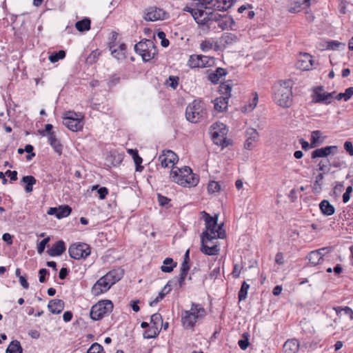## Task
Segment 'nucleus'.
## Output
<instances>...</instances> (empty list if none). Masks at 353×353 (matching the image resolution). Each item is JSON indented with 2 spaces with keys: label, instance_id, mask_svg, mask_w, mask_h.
<instances>
[{
  "label": "nucleus",
  "instance_id": "43",
  "mask_svg": "<svg viewBox=\"0 0 353 353\" xmlns=\"http://www.w3.org/2000/svg\"><path fill=\"white\" fill-rule=\"evenodd\" d=\"M190 270V268H185L181 265L180 268V274L178 279L179 288H182L185 285V280Z\"/></svg>",
  "mask_w": 353,
  "mask_h": 353
},
{
  "label": "nucleus",
  "instance_id": "35",
  "mask_svg": "<svg viewBox=\"0 0 353 353\" xmlns=\"http://www.w3.org/2000/svg\"><path fill=\"white\" fill-rule=\"evenodd\" d=\"M340 46H343V48L345 46V43L339 42L338 41H325L323 43H322V50H336L339 48Z\"/></svg>",
  "mask_w": 353,
  "mask_h": 353
},
{
  "label": "nucleus",
  "instance_id": "57",
  "mask_svg": "<svg viewBox=\"0 0 353 353\" xmlns=\"http://www.w3.org/2000/svg\"><path fill=\"white\" fill-rule=\"evenodd\" d=\"M50 145L59 155L62 154L63 146L58 139L55 142L51 143Z\"/></svg>",
  "mask_w": 353,
  "mask_h": 353
},
{
  "label": "nucleus",
  "instance_id": "46",
  "mask_svg": "<svg viewBox=\"0 0 353 353\" xmlns=\"http://www.w3.org/2000/svg\"><path fill=\"white\" fill-rule=\"evenodd\" d=\"M250 288V285L248 284L245 281H244L241 287L240 290L239 291L238 297L239 301L245 300L247 298L248 291Z\"/></svg>",
  "mask_w": 353,
  "mask_h": 353
},
{
  "label": "nucleus",
  "instance_id": "47",
  "mask_svg": "<svg viewBox=\"0 0 353 353\" xmlns=\"http://www.w3.org/2000/svg\"><path fill=\"white\" fill-rule=\"evenodd\" d=\"M249 337V334L248 332H245L243 334V338L238 341V345L241 350H245L250 345Z\"/></svg>",
  "mask_w": 353,
  "mask_h": 353
},
{
  "label": "nucleus",
  "instance_id": "21",
  "mask_svg": "<svg viewBox=\"0 0 353 353\" xmlns=\"http://www.w3.org/2000/svg\"><path fill=\"white\" fill-rule=\"evenodd\" d=\"M65 303L63 300L61 299H52L49 301L48 304V308L49 310L55 314H60L64 309Z\"/></svg>",
  "mask_w": 353,
  "mask_h": 353
},
{
  "label": "nucleus",
  "instance_id": "37",
  "mask_svg": "<svg viewBox=\"0 0 353 353\" xmlns=\"http://www.w3.org/2000/svg\"><path fill=\"white\" fill-rule=\"evenodd\" d=\"M22 352L21 343L17 340L11 341L6 350V353H22Z\"/></svg>",
  "mask_w": 353,
  "mask_h": 353
},
{
  "label": "nucleus",
  "instance_id": "36",
  "mask_svg": "<svg viewBox=\"0 0 353 353\" xmlns=\"http://www.w3.org/2000/svg\"><path fill=\"white\" fill-rule=\"evenodd\" d=\"M177 263L174 262L172 258H165L163 261V265L161 267V270L163 272L170 273L176 266Z\"/></svg>",
  "mask_w": 353,
  "mask_h": 353
},
{
  "label": "nucleus",
  "instance_id": "39",
  "mask_svg": "<svg viewBox=\"0 0 353 353\" xmlns=\"http://www.w3.org/2000/svg\"><path fill=\"white\" fill-rule=\"evenodd\" d=\"M160 331L161 330H159L158 327H156V325H151L144 332L143 338L148 339L156 338L159 335Z\"/></svg>",
  "mask_w": 353,
  "mask_h": 353
},
{
  "label": "nucleus",
  "instance_id": "59",
  "mask_svg": "<svg viewBox=\"0 0 353 353\" xmlns=\"http://www.w3.org/2000/svg\"><path fill=\"white\" fill-rule=\"evenodd\" d=\"M258 103V94L254 93V97L252 99V102L250 103L248 108L245 106V111H252L256 106Z\"/></svg>",
  "mask_w": 353,
  "mask_h": 353
},
{
  "label": "nucleus",
  "instance_id": "20",
  "mask_svg": "<svg viewBox=\"0 0 353 353\" xmlns=\"http://www.w3.org/2000/svg\"><path fill=\"white\" fill-rule=\"evenodd\" d=\"M213 239H205L203 241L201 239V252L209 256L217 255L219 252V248L216 245H212V246H208L207 245L208 243L211 242Z\"/></svg>",
  "mask_w": 353,
  "mask_h": 353
},
{
  "label": "nucleus",
  "instance_id": "56",
  "mask_svg": "<svg viewBox=\"0 0 353 353\" xmlns=\"http://www.w3.org/2000/svg\"><path fill=\"white\" fill-rule=\"evenodd\" d=\"M319 170L322 172V173L325 174L330 171V163L327 164L324 160L320 161L318 164Z\"/></svg>",
  "mask_w": 353,
  "mask_h": 353
},
{
  "label": "nucleus",
  "instance_id": "33",
  "mask_svg": "<svg viewBox=\"0 0 353 353\" xmlns=\"http://www.w3.org/2000/svg\"><path fill=\"white\" fill-rule=\"evenodd\" d=\"M229 99L222 96L217 97L214 101V108L219 112L225 111L228 108Z\"/></svg>",
  "mask_w": 353,
  "mask_h": 353
},
{
  "label": "nucleus",
  "instance_id": "34",
  "mask_svg": "<svg viewBox=\"0 0 353 353\" xmlns=\"http://www.w3.org/2000/svg\"><path fill=\"white\" fill-rule=\"evenodd\" d=\"M214 6L218 10L223 11L230 8L235 3L236 0H215Z\"/></svg>",
  "mask_w": 353,
  "mask_h": 353
},
{
  "label": "nucleus",
  "instance_id": "7",
  "mask_svg": "<svg viewBox=\"0 0 353 353\" xmlns=\"http://www.w3.org/2000/svg\"><path fill=\"white\" fill-rule=\"evenodd\" d=\"M136 53L139 54L144 62L152 59L157 53L156 46L151 39H143L134 46Z\"/></svg>",
  "mask_w": 353,
  "mask_h": 353
},
{
  "label": "nucleus",
  "instance_id": "6",
  "mask_svg": "<svg viewBox=\"0 0 353 353\" xmlns=\"http://www.w3.org/2000/svg\"><path fill=\"white\" fill-rule=\"evenodd\" d=\"M206 116L205 104L201 101L194 100L185 110V117L192 123H198Z\"/></svg>",
  "mask_w": 353,
  "mask_h": 353
},
{
  "label": "nucleus",
  "instance_id": "11",
  "mask_svg": "<svg viewBox=\"0 0 353 353\" xmlns=\"http://www.w3.org/2000/svg\"><path fill=\"white\" fill-rule=\"evenodd\" d=\"M333 92H326L323 86H318L313 89L312 102L314 103L330 104L333 98Z\"/></svg>",
  "mask_w": 353,
  "mask_h": 353
},
{
  "label": "nucleus",
  "instance_id": "3",
  "mask_svg": "<svg viewBox=\"0 0 353 353\" xmlns=\"http://www.w3.org/2000/svg\"><path fill=\"white\" fill-rule=\"evenodd\" d=\"M292 82L290 80L283 81L274 87V99L281 107L289 108L292 103Z\"/></svg>",
  "mask_w": 353,
  "mask_h": 353
},
{
  "label": "nucleus",
  "instance_id": "29",
  "mask_svg": "<svg viewBox=\"0 0 353 353\" xmlns=\"http://www.w3.org/2000/svg\"><path fill=\"white\" fill-rule=\"evenodd\" d=\"M319 208L321 213L325 216H331L334 214L335 208L333 205H332L329 201L323 200L319 203Z\"/></svg>",
  "mask_w": 353,
  "mask_h": 353
},
{
  "label": "nucleus",
  "instance_id": "28",
  "mask_svg": "<svg viewBox=\"0 0 353 353\" xmlns=\"http://www.w3.org/2000/svg\"><path fill=\"white\" fill-rule=\"evenodd\" d=\"M37 183V179L34 176L27 175L22 177L20 181V184H24V190L26 193H30L33 190V185Z\"/></svg>",
  "mask_w": 353,
  "mask_h": 353
},
{
  "label": "nucleus",
  "instance_id": "62",
  "mask_svg": "<svg viewBox=\"0 0 353 353\" xmlns=\"http://www.w3.org/2000/svg\"><path fill=\"white\" fill-rule=\"evenodd\" d=\"M344 149L350 155L353 156V144L351 141H346L344 143Z\"/></svg>",
  "mask_w": 353,
  "mask_h": 353
},
{
  "label": "nucleus",
  "instance_id": "8",
  "mask_svg": "<svg viewBox=\"0 0 353 353\" xmlns=\"http://www.w3.org/2000/svg\"><path fill=\"white\" fill-rule=\"evenodd\" d=\"M114 305L110 300H103L94 304L90 310V317L94 321H99L110 314Z\"/></svg>",
  "mask_w": 353,
  "mask_h": 353
},
{
  "label": "nucleus",
  "instance_id": "2",
  "mask_svg": "<svg viewBox=\"0 0 353 353\" xmlns=\"http://www.w3.org/2000/svg\"><path fill=\"white\" fill-rule=\"evenodd\" d=\"M172 181L184 187H194L199 181V177L192 172L188 166L179 168L174 167L170 171Z\"/></svg>",
  "mask_w": 353,
  "mask_h": 353
},
{
  "label": "nucleus",
  "instance_id": "54",
  "mask_svg": "<svg viewBox=\"0 0 353 353\" xmlns=\"http://www.w3.org/2000/svg\"><path fill=\"white\" fill-rule=\"evenodd\" d=\"M168 86L176 89L179 85V77L174 76H170L167 82Z\"/></svg>",
  "mask_w": 353,
  "mask_h": 353
},
{
  "label": "nucleus",
  "instance_id": "42",
  "mask_svg": "<svg viewBox=\"0 0 353 353\" xmlns=\"http://www.w3.org/2000/svg\"><path fill=\"white\" fill-rule=\"evenodd\" d=\"M72 212V208L69 205H61L58 208V213L56 217L59 219L68 216Z\"/></svg>",
  "mask_w": 353,
  "mask_h": 353
},
{
  "label": "nucleus",
  "instance_id": "38",
  "mask_svg": "<svg viewBox=\"0 0 353 353\" xmlns=\"http://www.w3.org/2000/svg\"><path fill=\"white\" fill-rule=\"evenodd\" d=\"M91 21L88 18H84L75 23L76 28L79 32H84L90 29Z\"/></svg>",
  "mask_w": 353,
  "mask_h": 353
},
{
  "label": "nucleus",
  "instance_id": "17",
  "mask_svg": "<svg viewBox=\"0 0 353 353\" xmlns=\"http://www.w3.org/2000/svg\"><path fill=\"white\" fill-rule=\"evenodd\" d=\"M259 139V133L254 128H249L246 131V140L244 144L245 148L252 150L255 147V143Z\"/></svg>",
  "mask_w": 353,
  "mask_h": 353
},
{
  "label": "nucleus",
  "instance_id": "60",
  "mask_svg": "<svg viewBox=\"0 0 353 353\" xmlns=\"http://www.w3.org/2000/svg\"><path fill=\"white\" fill-rule=\"evenodd\" d=\"M39 282L40 283H44L46 281V276L47 275H49V271L46 268L40 269L39 271Z\"/></svg>",
  "mask_w": 353,
  "mask_h": 353
},
{
  "label": "nucleus",
  "instance_id": "24",
  "mask_svg": "<svg viewBox=\"0 0 353 353\" xmlns=\"http://www.w3.org/2000/svg\"><path fill=\"white\" fill-rule=\"evenodd\" d=\"M228 74L226 69L223 68H218L214 72H211L208 75V79L213 84H217L220 79Z\"/></svg>",
  "mask_w": 353,
  "mask_h": 353
},
{
  "label": "nucleus",
  "instance_id": "53",
  "mask_svg": "<svg viewBox=\"0 0 353 353\" xmlns=\"http://www.w3.org/2000/svg\"><path fill=\"white\" fill-rule=\"evenodd\" d=\"M24 150L26 152H27L28 154L26 156V159L28 161H30L33 159V157H35V153L33 152L34 147L28 144L25 146Z\"/></svg>",
  "mask_w": 353,
  "mask_h": 353
},
{
  "label": "nucleus",
  "instance_id": "50",
  "mask_svg": "<svg viewBox=\"0 0 353 353\" xmlns=\"http://www.w3.org/2000/svg\"><path fill=\"white\" fill-rule=\"evenodd\" d=\"M324 179V174L323 173H319L316 176V180L314 183V190L315 191L319 192L321 190V185H322V181Z\"/></svg>",
  "mask_w": 353,
  "mask_h": 353
},
{
  "label": "nucleus",
  "instance_id": "40",
  "mask_svg": "<svg viewBox=\"0 0 353 353\" xmlns=\"http://www.w3.org/2000/svg\"><path fill=\"white\" fill-rule=\"evenodd\" d=\"M231 91L232 87L230 83L228 82L222 83L219 85V92L222 97H224L225 99H230L231 97Z\"/></svg>",
  "mask_w": 353,
  "mask_h": 353
},
{
  "label": "nucleus",
  "instance_id": "63",
  "mask_svg": "<svg viewBox=\"0 0 353 353\" xmlns=\"http://www.w3.org/2000/svg\"><path fill=\"white\" fill-rule=\"evenodd\" d=\"M99 54L100 52H99L97 50L92 51V53L87 58V61L90 63H94L96 61Z\"/></svg>",
  "mask_w": 353,
  "mask_h": 353
},
{
  "label": "nucleus",
  "instance_id": "44",
  "mask_svg": "<svg viewBox=\"0 0 353 353\" xmlns=\"http://www.w3.org/2000/svg\"><path fill=\"white\" fill-rule=\"evenodd\" d=\"M353 95V87L347 88L345 92H341L336 96L337 100L343 99L345 101H348Z\"/></svg>",
  "mask_w": 353,
  "mask_h": 353
},
{
  "label": "nucleus",
  "instance_id": "16",
  "mask_svg": "<svg viewBox=\"0 0 353 353\" xmlns=\"http://www.w3.org/2000/svg\"><path fill=\"white\" fill-rule=\"evenodd\" d=\"M315 1L316 0H290L288 10L292 13L299 12L303 8H309L312 2Z\"/></svg>",
  "mask_w": 353,
  "mask_h": 353
},
{
  "label": "nucleus",
  "instance_id": "48",
  "mask_svg": "<svg viewBox=\"0 0 353 353\" xmlns=\"http://www.w3.org/2000/svg\"><path fill=\"white\" fill-rule=\"evenodd\" d=\"M63 119L68 120H70V119H78V121H83V115L81 113L68 111L64 114Z\"/></svg>",
  "mask_w": 353,
  "mask_h": 353
},
{
  "label": "nucleus",
  "instance_id": "31",
  "mask_svg": "<svg viewBox=\"0 0 353 353\" xmlns=\"http://www.w3.org/2000/svg\"><path fill=\"white\" fill-rule=\"evenodd\" d=\"M200 49L203 52H207L212 49L218 51L220 49L219 45L217 43H214L210 39H205L200 43Z\"/></svg>",
  "mask_w": 353,
  "mask_h": 353
},
{
  "label": "nucleus",
  "instance_id": "30",
  "mask_svg": "<svg viewBox=\"0 0 353 353\" xmlns=\"http://www.w3.org/2000/svg\"><path fill=\"white\" fill-rule=\"evenodd\" d=\"M324 250V248L322 249V250ZM322 256L321 250H314L309 253L307 259H308L309 263L314 266L321 263L323 261Z\"/></svg>",
  "mask_w": 353,
  "mask_h": 353
},
{
  "label": "nucleus",
  "instance_id": "41",
  "mask_svg": "<svg viewBox=\"0 0 353 353\" xmlns=\"http://www.w3.org/2000/svg\"><path fill=\"white\" fill-rule=\"evenodd\" d=\"M322 135V132L320 130H314L312 132L310 138V147L316 148L320 143L323 142V140L319 141V139Z\"/></svg>",
  "mask_w": 353,
  "mask_h": 353
},
{
  "label": "nucleus",
  "instance_id": "26",
  "mask_svg": "<svg viewBox=\"0 0 353 353\" xmlns=\"http://www.w3.org/2000/svg\"><path fill=\"white\" fill-rule=\"evenodd\" d=\"M283 348L284 353H296L299 349V342L295 339H288L285 342Z\"/></svg>",
  "mask_w": 353,
  "mask_h": 353
},
{
  "label": "nucleus",
  "instance_id": "61",
  "mask_svg": "<svg viewBox=\"0 0 353 353\" xmlns=\"http://www.w3.org/2000/svg\"><path fill=\"white\" fill-rule=\"evenodd\" d=\"M158 201L159 203V205L163 207H167L169 202L170 201V199L168 197L163 196L160 194H158Z\"/></svg>",
  "mask_w": 353,
  "mask_h": 353
},
{
  "label": "nucleus",
  "instance_id": "14",
  "mask_svg": "<svg viewBox=\"0 0 353 353\" xmlns=\"http://www.w3.org/2000/svg\"><path fill=\"white\" fill-rule=\"evenodd\" d=\"M112 285L108 279H105V275L101 277L92 286L91 292L94 296H99L107 292Z\"/></svg>",
  "mask_w": 353,
  "mask_h": 353
},
{
  "label": "nucleus",
  "instance_id": "55",
  "mask_svg": "<svg viewBox=\"0 0 353 353\" xmlns=\"http://www.w3.org/2000/svg\"><path fill=\"white\" fill-rule=\"evenodd\" d=\"M50 237L48 236L45 239H43L39 244H38V246H37V252L39 254H42L44 250H45V248L47 245V244L48 243V242L50 241Z\"/></svg>",
  "mask_w": 353,
  "mask_h": 353
},
{
  "label": "nucleus",
  "instance_id": "49",
  "mask_svg": "<svg viewBox=\"0 0 353 353\" xmlns=\"http://www.w3.org/2000/svg\"><path fill=\"white\" fill-rule=\"evenodd\" d=\"M87 353H105V352L101 345L94 343L89 347Z\"/></svg>",
  "mask_w": 353,
  "mask_h": 353
},
{
  "label": "nucleus",
  "instance_id": "10",
  "mask_svg": "<svg viewBox=\"0 0 353 353\" xmlns=\"http://www.w3.org/2000/svg\"><path fill=\"white\" fill-rule=\"evenodd\" d=\"M68 252L71 258L79 260L85 259L90 254V248L84 243H74L70 246Z\"/></svg>",
  "mask_w": 353,
  "mask_h": 353
},
{
  "label": "nucleus",
  "instance_id": "18",
  "mask_svg": "<svg viewBox=\"0 0 353 353\" xmlns=\"http://www.w3.org/2000/svg\"><path fill=\"white\" fill-rule=\"evenodd\" d=\"M314 65V61L312 57L307 53H304L297 63V66L303 70H311L313 68Z\"/></svg>",
  "mask_w": 353,
  "mask_h": 353
},
{
  "label": "nucleus",
  "instance_id": "58",
  "mask_svg": "<svg viewBox=\"0 0 353 353\" xmlns=\"http://www.w3.org/2000/svg\"><path fill=\"white\" fill-rule=\"evenodd\" d=\"M114 46H110V50L111 51L112 55L117 59L124 58V54L120 52L118 49L114 48Z\"/></svg>",
  "mask_w": 353,
  "mask_h": 353
},
{
  "label": "nucleus",
  "instance_id": "13",
  "mask_svg": "<svg viewBox=\"0 0 353 353\" xmlns=\"http://www.w3.org/2000/svg\"><path fill=\"white\" fill-rule=\"evenodd\" d=\"M159 161L163 168H168L170 164H172L173 168L174 165L178 162L179 158L176 153L168 150L163 151V154L159 157Z\"/></svg>",
  "mask_w": 353,
  "mask_h": 353
},
{
  "label": "nucleus",
  "instance_id": "27",
  "mask_svg": "<svg viewBox=\"0 0 353 353\" xmlns=\"http://www.w3.org/2000/svg\"><path fill=\"white\" fill-rule=\"evenodd\" d=\"M63 124L70 130L77 132L81 130L83 127V121H78V119H63Z\"/></svg>",
  "mask_w": 353,
  "mask_h": 353
},
{
  "label": "nucleus",
  "instance_id": "9",
  "mask_svg": "<svg viewBox=\"0 0 353 353\" xmlns=\"http://www.w3.org/2000/svg\"><path fill=\"white\" fill-rule=\"evenodd\" d=\"M215 59L213 57L203 54H192L188 61V66L190 68H208L214 65Z\"/></svg>",
  "mask_w": 353,
  "mask_h": 353
},
{
  "label": "nucleus",
  "instance_id": "15",
  "mask_svg": "<svg viewBox=\"0 0 353 353\" xmlns=\"http://www.w3.org/2000/svg\"><path fill=\"white\" fill-rule=\"evenodd\" d=\"M338 147L336 145H327L323 148H317L312 152L311 158H324L327 157L330 154H335L338 152Z\"/></svg>",
  "mask_w": 353,
  "mask_h": 353
},
{
  "label": "nucleus",
  "instance_id": "19",
  "mask_svg": "<svg viewBox=\"0 0 353 353\" xmlns=\"http://www.w3.org/2000/svg\"><path fill=\"white\" fill-rule=\"evenodd\" d=\"M123 274L124 272L122 269H113L105 274V279H108V281H110V283L113 285L121 279V278L123 276Z\"/></svg>",
  "mask_w": 353,
  "mask_h": 353
},
{
  "label": "nucleus",
  "instance_id": "32",
  "mask_svg": "<svg viewBox=\"0 0 353 353\" xmlns=\"http://www.w3.org/2000/svg\"><path fill=\"white\" fill-rule=\"evenodd\" d=\"M128 152L133 158L134 162L136 165V171L141 172L143 169V167L141 165L143 162V159L139 155L138 151L137 150L130 149Z\"/></svg>",
  "mask_w": 353,
  "mask_h": 353
},
{
  "label": "nucleus",
  "instance_id": "25",
  "mask_svg": "<svg viewBox=\"0 0 353 353\" xmlns=\"http://www.w3.org/2000/svg\"><path fill=\"white\" fill-rule=\"evenodd\" d=\"M172 281H169L163 288L159 292L158 296L152 301L149 303L150 306L153 307L156 305L160 301L163 299L166 294H168L172 290Z\"/></svg>",
  "mask_w": 353,
  "mask_h": 353
},
{
  "label": "nucleus",
  "instance_id": "45",
  "mask_svg": "<svg viewBox=\"0 0 353 353\" xmlns=\"http://www.w3.org/2000/svg\"><path fill=\"white\" fill-rule=\"evenodd\" d=\"M65 57V52L64 50H59L57 52H53L49 56V60L51 63H56L58 61L64 59Z\"/></svg>",
  "mask_w": 353,
  "mask_h": 353
},
{
  "label": "nucleus",
  "instance_id": "5",
  "mask_svg": "<svg viewBox=\"0 0 353 353\" xmlns=\"http://www.w3.org/2000/svg\"><path fill=\"white\" fill-rule=\"evenodd\" d=\"M228 132V130L223 123L216 122L210 128V133L213 143L223 148L231 144L230 140L226 138Z\"/></svg>",
  "mask_w": 353,
  "mask_h": 353
},
{
  "label": "nucleus",
  "instance_id": "1",
  "mask_svg": "<svg viewBox=\"0 0 353 353\" xmlns=\"http://www.w3.org/2000/svg\"><path fill=\"white\" fill-rule=\"evenodd\" d=\"M202 219L205 221L206 230L202 232L203 241L205 239H224L226 236L225 231L223 229V223L218 225L217 216H210L205 211L201 212Z\"/></svg>",
  "mask_w": 353,
  "mask_h": 353
},
{
  "label": "nucleus",
  "instance_id": "4",
  "mask_svg": "<svg viewBox=\"0 0 353 353\" xmlns=\"http://www.w3.org/2000/svg\"><path fill=\"white\" fill-rule=\"evenodd\" d=\"M205 315V310L201 304L192 303L190 309L182 312V325L185 329H193L195 323L203 319Z\"/></svg>",
  "mask_w": 353,
  "mask_h": 353
},
{
  "label": "nucleus",
  "instance_id": "52",
  "mask_svg": "<svg viewBox=\"0 0 353 353\" xmlns=\"http://www.w3.org/2000/svg\"><path fill=\"white\" fill-rule=\"evenodd\" d=\"M162 316L159 313H155L151 316L150 323L152 325H156V327H159V324L162 323Z\"/></svg>",
  "mask_w": 353,
  "mask_h": 353
},
{
  "label": "nucleus",
  "instance_id": "12",
  "mask_svg": "<svg viewBox=\"0 0 353 353\" xmlns=\"http://www.w3.org/2000/svg\"><path fill=\"white\" fill-rule=\"evenodd\" d=\"M168 14L163 10L157 7H150L145 10L143 19L147 21H156L164 20Z\"/></svg>",
  "mask_w": 353,
  "mask_h": 353
},
{
  "label": "nucleus",
  "instance_id": "64",
  "mask_svg": "<svg viewBox=\"0 0 353 353\" xmlns=\"http://www.w3.org/2000/svg\"><path fill=\"white\" fill-rule=\"evenodd\" d=\"M98 194L100 199H104L108 194V189L105 187H101L98 189Z\"/></svg>",
  "mask_w": 353,
  "mask_h": 353
},
{
  "label": "nucleus",
  "instance_id": "23",
  "mask_svg": "<svg viewBox=\"0 0 353 353\" xmlns=\"http://www.w3.org/2000/svg\"><path fill=\"white\" fill-rule=\"evenodd\" d=\"M65 251V243L62 241H57L51 248L48 250V253L51 256L61 255Z\"/></svg>",
  "mask_w": 353,
  "mask_h": 353
},
{
  "label": "nucleus",
  "instance_id": "22",
  "mask_svg": "<svg viewBox=\"0 0 353 353\" xmlns=\"http://www.w3.org/2000/svg\"><path fill=\"white\" fill-rule=\"evenodd\" d=\"M238 41V37L233 33L225 32L219 39V43L223 48H227Z\"/></svg>",
  "mask_w": 353,
  "mask_h": 353
},
{
  "label": "nucleus",
  "instance_id": "51",
  "mask_svg": "<svg viewBox=\"0 0 353 353\" xmlns=\"http://www.w3.org/2000/svg\"><path fill=\"white\" fill-rule=\"evenodd\" d=\"M221 185L220 184L214 181H212L208 183V191L210 193H215L220 190Z\"/></svg>",
  "mask_w": 353,
  "mask_h": 353
}]
</instances>
